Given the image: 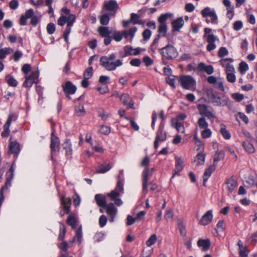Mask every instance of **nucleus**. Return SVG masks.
<instances>
[{
	"mask_svg": "<svg viewBox=\"0 0 257 257\" xmlns=\"http://www.w3.org/2000/svg\"><path fill=\"white\" fill-rule=\"evenodd\" d=\"M12 139L13 137L11 136L7 155L9 156L12 154L14 155V160L6 173V179L5 185L0 189V207L5 200L4 191L8 190L12 185L11 181L14 178V171L16 167V161L21 152L20 144L16 140L12 141Z\"/></svg>",
	"mask_w": 257,
	"mask_h": 257,
	"instance_id": "obj_1",
	"label": "nucleus"
},
{
	"mask_svg": "<svg viewBox=\"0 0 257 257\" xmlns=\"http://www.w3.org/2000/svg\"><path fill=\"white\" fill-rule=\"evenodd\" d=\"M115 58L116 55L114 53H112L108 56H101L100 58V65L107 71H114L117 67L123 64L122 61L120 59L115 62H110L113 61Z\"/></svg>",
	"mask_w": 257,
	"mask_h": 257,
	"instance_id": "obj_2",
	"label": "nucleus"
},
{
	"mask_svg": "<svg viewBox=\"0 0 257 257\" xmlns=\"http://www.w3.org/2000/svg\"><path fill=\"white\" fill-rule=\"evenodd\" d=\"M206 94L211 102L217 106H226L229 100V98L226 96H218V93L214 92L212 89H207Z\"/></svg>",
	"mask_w": 257,
	"mask_h": 257,
	"instance_id": "obj_3",
	"label": "nucleus"
},
{
	"mask_svg": "<svg viewBox=\"0 0 257 257\" xmlns=\"http://www.w3.org/2000/svg\"><path fill=\"white\" fill-rule=\"evenodd\" d=\"M75 18L76 17H59V19L58 20L57 24L58 25L63 26L65 24H67L66 29L64 32L63 35L64 41L66 43L68 42V36L71 33V27L73 26L74 23L75 22Z\"/></svg>",
	"mask_w": 257,
	"mask_h": 257,
	"instance_id": "obj_4",
	"label": "nucleus"
},
{
	"mask_svg": "<svg viewBox=\"0 0 257 257\" xmlns=\"http://www.w3.org/2000/svg\"><path fill=\"white\" fill-rule=\"evenodd\" d=\"M150 159L148 156H146L143 160L141 163L142 166L145 167L143 172V191L145 193L148 191V182L149 179L150 169L148 166L150 163Z\"/></svg>",
	"mask_w": 257,
	"mask_h": 257,
	"instance_id": "obj_5",
	"label": "nucleus"
},
{
	"mask_svg": "<svg viewBox=\"0 0 257 257\" xmlns=\"http://www.w3.org/2000/svg\"><path fill=\"white\" fill-rule=\"evenodd\" d=\"M204 34L203 38L208 43L206 46V49L208 51L210 52L216 49V46L215 44L217 37L212 32V29L209 28H205L204 29Z\"/></svg>",
	"mask_w": 257,
	"mask_h": 257,
	"instance_id": "obj_6",
	"label": "nucleus"
},
{
	"mask_svg": "<svg viewBox=\"0 0 257 257\" xmlns=\"http://www.w3.org/2000/svg\"><path fill=\"white\" fill-rule=\"evenodd\" d=\"M163 58L167 60H173L178 57V52L177 49L172 45L168 44L160 50Z\"/></svg>",
	"mask_w": 257,
	"mask_h": 257,
	"instance_id": "obj_7",
	"label": "nucleus"
},
{
	"mask_svg": "<svg viewBox=\"0 0 257 257\" xmlns=\"http://www.w3.org/2000/svg\"><path fill=\"white\" fill-rule=\"evenodd\" d=\"M71 202L72 200L70 197H66L64 195H62L60 196L61 206L60 208L63 210L60 212L61 217L63 216L65 213L69 214L70 212Z\"/></svg>",
	"mask_w": 257,
	"mask_h": 257,
	"instance_id": "obj_8",
	"label": "nucleus"
},
{
	"mask_svg": "<svg viewBox=\"0 0 257 257\" xmlns=\"http://www.w3.org/2000/svg\"><path fill=\"white\" fill-rule=\"evenodd\" d=\"M62 87L66 97L68 100L71 99L70 95L74 94L76 92L77 87L70 81H67L62 84Z\"/></svg>",
	"mask_w": 257,
	"mask_h": 257,
	"instance_id": "obj_9",
	"label": "nucleus"
},
{
	"mask_svg": "<svg viewBox=\"0 0 257 257\" xmlns=\"http://www.w3.org/2000/svg\"><path fill=\"white\" fill-rule=\"evenodd\" d=\"M211 110H209L207 105L205 104H199L197 105V109L199 114L203 117H207L208 119L215 118V115L213 113V109L210 108Z\"/></svg>",
	"mask_w": 257,
	"mask_h": 257,
	"instance_id": "obj_10",
	"label": "nucleus"
},
{
	"mask_svg": "<svg viewBox=\"0 0 257 257\" xmlns=\"http://www.w3.org/2000/svg\"><path fill=\"white\" fill-rule=\"evenodd\" d=\"M180 81L182 87L185 89H190L196 83L194 79L190 75L183 76L180 77Z\"/></svg>",
	"mask_w": 257,
	"mask_h": 257,
	"instance_id": "obj_11",
	"label": "nucleus"
},
{
	"mask_svg": "<svg viewBox=\"0 0 257 257\" xmlns=\"http://www.w3.org/2000/svg\"><path fill=\"white\" fill-rule=\"evenodd\" d=\"M55 131L54 130L51 134V142L50 148L51 150V159H53V154L59 149L60 140L59 138L55 135Z\"/></svg>",
	"mask_w": 257,
	"mask_h": 257,
	"instance_id": "obj_12",
	"label": "nucleus"
},
{
	"mask_svg": "<svg viewBox=\"0 0 257 257\" xmlns=\"http://www.w3.org/2000/svg\"><path fill=\"white\" fill-rule=\"evenodd\" d=\"M103 8L105 11L111 12L112 15H114L119 9V7L116 1L109 0L104 3Z\"/></svg>",
	"mask_w": 257,
	"mask_h": 257,
	"instance_id": "obj_13",
	"label": "nucleus"
},
{
	"mask_svg": "<svg viewBox=\"0 0 257 257\" xmlns=\"http://www.w3.org/2000/svg\"><path fill=\"white\" fill-rule=\"evenodd\" d=\"M168 17H159L158 22L159 26L158 27V32L160 36L166 37L167 35L168 27L166 24V21Z\"/></svg>",
	"mask_w": 257,
	"mask_h": 257,
	"instance_id": "obj_14",
	"label": "nucleus"
},
{
	"mask_svg": "<svg viewBox=\"0 0 257 257\" xmlns=\"http://www.w3.org/2000/svg\"><path fill=\"white\" fill-rule=\"evenodd\" d=\"M184 25V21L183 17H178L176 19L171 22L172 32L174 33L179 32Z\"/></svg>",
	"mask_w": 257,
	"mask_h": 257,
	"instance_id": "obj_15",
	"label": "nucleus"
},
{
	"mask_svg": "<svg viewBox=\"0 0 257 257\" xmlns=\"http://www.w3.org/2000/svg\"><path fill=\"white\" fill-rule=\"evenodd\" d=\"M167 139L166 132L164 130H158L156 133V136L154 141V148L157 149L159 147V142H164Z\"/></svg>",
	"mask_w": 257,
	"mask_h": 257,
	"instance_id": "obj_16",
	"label": "nucleus"
},
{
	"mask_svg": "<svg viewBox=\"0 0 257 257\" xmlns=\"http://www.w3.org/2000/svg\"><path fill=\"white\" fill-rule=\"evenodd\" d=\"M228 194H231L237 186V181L234 176H231L226 180Z\"/></svg>",
	"mask_w": 257,
	"mask_h": 257,
	"instance_id": "obj_17",
	"label": "nucleus"
},
{
	"mask_svg": "<svg viewBox=\"0 0 257 257\" xmlns=\"http://www.w3.org/2000/svg\"><path fill=\"white\" fill-rule=\"evenodd\" d=\"M213 214L211 210H208L201 218L199 223L202 225H207L211 222Z\"/></svg>",
	"mask_w": 257,
	"mask_h": 257,
	"instance_id": "obj_18",
	"label": "nucleus"
},
{
	"mask_svg": "<svg viewBox=\"0 0 257 257\" xmlns=\"http://www.w3.org/2000/svg\"><path fill=\"white\" fill-rule=\"evenodd\" d=\"M104 208H105L107 214L111 218L110 221L112 222L117 212V209L115 207L114 204L113 203H110L107 204Z\"/></svg>",
	"mask_w": 257,
	"mask_h": 257,
	"instance_id": "obj_19",
	"label": "nucleus"
},
{
	"mask_svg": "<svg viewBox=\"0 0 257 257\" xmlns=\"http://www.w3.org/2000/svg\"><path fill=\"white\" fill-rule=\"evenodd\" d=\"M197 245L201 247L202 250H208L211 245V242L209 238L207 239H199L197 242Z\"/></svg>",
	"mask_w": 257,
	"mask_h": 257,
	"instance_id": "obj_20",
	"label": "nucleus"
},
{
	"mask_svg": "<svg viewBox=\"0 0 257 257\" xmlns=\"http://www.w3.org/2000/svg\"><path fill=\"white\" fill-rule=\"evenodd\" d=\"M216 167L212 165L207 168L203 174V186H205V183L212 173L215 170Z\"/></svg>",
	"mask_w": 257,
	"mask_h": 257,
	"instance_id": "obj_21",
	"label": "nucleus"
},
{
	"mask_svg": "<svg viewBox=\"0 0 257 257\" xmlns=\"http://www.w3.org/2000/svg\"><path fill=\"white\" fill-rule=\"evenodd\" d=\"M95 200L97 205L100 207L104 208L106 206L107 203L105 196L101 194H97L95 195Z\"/></svg>",
	"mask_w": 257,
	"mask_h": 257,
	"instance_id": "obj_22",
	"label": "nucleus"
},
{
	"mask_svg": "<svg viewBox=\"0 0 257 257\" xmlns=\"http://www.w3.org/2000/svg\"><path fill=\"white\" fill-rule=\"evenodd\" d=\"M253 141H245L242 143V146L245 151L248 154H253L255 152V149L251 143Z\"/></svg>",
	"mask_w": 257,
	"mask_h": 257,
	"instance_id": "obj_23",
	"label": "nucleus"
},
{
	"mask_svg": "<svg viewBox=\"0 0 257 257\" xmlns=\"http://www.w3.org/2000/svg\"><path fill=\"white\" fill-rule=\"evenodd\" d=\"M63 150H65V155L71 156L72 154V144L70 139H66L62 144Z\"/></svg>",
	"mask_w": 257,
	"mask_h": 257,
	"instance_id": "obj_24",
	"label": "nucleus"
},
{
	"mask_svg": "<svg viewBox=\"0 0 257 257\" xmlns=\"http://www.w3.org/2000/svg\"><path fill=\"white\" fill-rule=\"evenodd\" d=\"M111 167H112L109 163H104V164L96 167V172L100 174L105 173L108 171Z\"/></svg>",
	"mask_w": 257,
	"mask_h": 257,
	"instance_id": "obj_25",
	"label": "nucleus"
},
{
	"mask_svg": "<svg viewBox=\"0 0 257 257\" xmlns=\"http://www.w3.org/2000/svg\"><path fill=\"white\" fill-rule=\"evenodd\" d=\"M225 157V152L224 151H217L215 154L213 158V163L212 165L217 166V162L221 160H223Z\"/></svg>",
	"mask_w": 257,
	"mask_h": 257,
	"instance_id": "obj_26",
	"label": "nucleus"
},
{
	"mask_svg": "<svg viewBox=\"0 0 257 257\" xmlns=\"http://www.w3.org/2000/svg\"><path fill=\"white\" fill-rule=\"evenodd\" d=\"M98 32L102 37H106L111 34V31L109 29V28L102 26L99 27Z\"/></svg>",
	"mask_w": 257,
	"mask_h": 257,
	"instance_id": "obj_27",
	"label": "nucleus"
},
{
	"mask_svg": "<svg viewBox=\"0 0 257 257\" xmlns=\"http://www.w3.org/2000/svg\"><path fill=\"white\" fill-rule=\"evenodd\" d=\"M60 230L58 239L59 241H63L66 233V228L65 225L62 222H59Z\"/></svg>",
	"mask_w": 257,
	"mask_h": 257,
	"instance_id": "obj_28",
	"label": "nucleus"
},
{
	"mask_svg": "<svg viewBox=\"0 0 257 257\" xmlns=\"http://www.w3.org/2000/svg\"><path fill=\"white\" fill-rule=\"evenodd\" d=\"M202 16H216V13L213 10L209 7H206L201 11Z\"/></svg>",
	"mask_w": 257,
	"mask_h": 257,
	"instance_id": "obj_29",
	"label": "nucleus"
},
{
	"mask_svg": "<svg viewBox=\"0 0 257 257\" xmlns=\"http://www.w3.org/2000/svg\"><path fill=\"white\" fill-rule=\"evenodd\" d=\"M223 5L226 7L227 15H230L232 16L234 15L233 7L231 6V3L229 0H223Z\"/></svg>",
	"mask_w": 257,
	"mask_h": 257,
	"instance_id": "obj_30",
	"label": "nucleus"
},
{
	"mask_svg": "<svg viewBox=\"0 0 257 257\" xmlns=\"http://www.w3.org/2000/svg\"><path fill=\"white\" fill-rule=\"evenodd\" d=\"M5 80L10 86L16 87L18 85V81L11 75H7Z\"/></svg>",
	"mask_w": 257,
	"mask_h": 257,
	"instance_id": "obj_31",
	"label": "nucleus"
},
{
	"mask_svg": "<svg viewBox=\"0 0 257 257\" xmlns=\"http://www.w3.org/2000/svg\"><path fill=\"white\" fill-rule=\"evenodd\" d=\"M66 222L72 228H75L76 226L77 220L73 215H69L66 220Z\"/></svg>",
	"mask_w": 257,
	"mask_h": 257,
	"instance_id": "obj_32",
	"label": "nucleus"
},
{
	"mask_svg": "<svg viewBox=\"0 0 257 257\" xmlns=\"http://www.w3.org/2000/svg\"><path fill=\"white\" fill-rule=\"evenodd\" d=\"M75 113L78 116L84 115L85 113L84 106L83 104H79L75 107Z\"/></svg>",
	"mask_w": 257,
	"mask_h": 257,
	"instance_id": "obj_33",
	"label": "nucleus"
},
{
	"mask_svg": "<svg viewBox=\"0 0 257 257\" xmlns=\"http://www.w3.org/2000/svg\"><path fill=\"white\" fill-rule=\"evenodd\" d=\"M197 123L200 128H206L208 126V123L206 122L205 118L203 116L199 118Z\"/></svg>",
	"mask_w": 257,
	"mask_h": 257,
	"instance_id": "obj_34",
	"label": "nucleus"
},
{
	"mask_svg": "<svg viewBox=\"0 0 257 257\" xmlns=\"http://www.w3.org/2000/svg\"><path fill=\"white\" fill-rule=\"evenodd\" d=\"M74 237H75V239L77 240L78 244H80L81 243L82 238V231L81 227H79L76 230V234Z\"/></svg>",
	"mask_w": 257,
	"mask_h": 257,
	"instance_id": "obj_35",
	"label": "nucleus"
},
{
	"mask_svg": "<svg viewBox=\"0 0 257 257\" xmlns=\"http://www.w3.org/2000/svg\"><path fill=\"white\" fill-rule=\"evenodd\" d=\"M18 118V115L14 113L13 112H10L9 114L7 120L5 124L11 126L12 121H16Z\"/></svg>",
	"mask_w": 257,
	"mask_h": 257,
	"instance_id": "obj_36",
	"label": "nucleus"
},
{
	"mask_svg": "<svg viewBox=\"0 0 257 257\" xmlns=\"http://www.w3.org/2000/svg\"><path fill=\"white\" fill-rule=\"evenodd\" d=\"M248 69V66L246 62L242 61L239 63V70L240 74H244Z\"/></svg>",
	"mask_w": 257,
	"mask_h": 257,
	"instance_id": "obj_37",
	"label": "nucleus"
},
{
	"mask_svg": "<svg viewBox=\"0 0 257 257\" xmlns=\"http://www.w3.org/2000/svg\"><path fill=\"white\" fill-rule=\"evenodd\" d=\"M93 75V67H90L86 69L83 73V77L84 79H90Z\"/></svg>",
	"mask_w": 257,
	"mask_h": 257,
	"instance_id": "obj_38",
	"label": "nucleus"
},
{
	"mask_svg": "<svg viewBox=\"0 0 257 257\" xmlns=\"http://www.w3.org/2000/svg\"><path fill=\"white\" fill-rule=\"evenodd\" d=\"M120 194V193L116 190H112L110 193L107 194V196L109 197L111 200L113 201L116 199Z\"/></svg>",
	"mask_w": 257,
	"mask_h": 257,
	"instance_id": "obj_39",
	"label": "nucleus"
},
{
	"mask_svg": "<svg viewBox=\"0 0 257 257\" xmlns=\"http://www.w3.org/2000/svg\"><path fill=\"white\" fill-rule=\"evenodd\" d=\"M205 154L202 153H199L196 155V159L198 165H203L204 163Z\"/></svg>",
	"mask_w": 257,
	"mask_h": 257,
	"instance_id": "obj_40",
	"label": "nucleus"
},
{
	"mask_svg": "<svg viewBox=\"0 0 257 257\" xmlns=\"http://www.w3.org/2000/svg\"><path fill=\"white\" fill-rule=\"evenodd\" d=\"M58 247L64 251V253H68L69 244L67 241L63 240L61 243L58 244Z\"/></svg>",
	"mask_w": 257,
	"mask_h": 257,
	"instance_id": "obj_41",
	"label": "nucleus"
},
{
	"mask_svg": "<svg viewBox=\"0 0 257 257\" xmlns=\"http://www.w3.org/2000/svg\"><path fill=\"white\" fill-rule=\"evenodd\" d=\"M183 161L181 158H177L175 169L178 171H182L183 169Z\"/></svg>",
	"mask_w": 257,
	"mask_h": 257,
	"instance_id": "obj_42",
	"label": "nucleus"
},
{
	"mask_svg": "<svg viewBox=\"0 0 257 257\" xmlns=\"http://www.w3.org/2000/svg\"><path fill=\"white\" fill-rule=\"evenodd\" d=\"M156 241L157 236L156 234H153L149 237V238L146 241V245L148 246H151L154 244H155Z\"/></svg>",
	"mask_w": 257,
	"mask_h": 257,
	"instance_id": "obj_43",
	"label": "nucleus"
},
{
	"mask_svg": "<svg viewBox=\"0 0 257 257\" xmlns=\"http://www.w3.org/2000/svg\"><path fill=\"white\" fill-rule=\"evenodd\" d=\"M39 76V71L38 70L36 71L35 72H32L31 74L27 76H25V78L28 79L29 80H36V79H38Z\"/></svg>",
	"mask_w": 257,
	"mask_h": 257,
	"instance_id": "obj_44",
	"label": "nucleus"
},
{
	"mask_svg": "<svg viewBox=\"0 0 257 257\" xmlns=\"http://www.w3.org/2000/svg\"><path fill=\"white\" fill-rule=\"evenodd\" d=\"M220 132L224 139L229 140L230 139L231 135L225 127H221Z\"/></svg>",
	"mask_w": 257,
	"mask_h": 257,
	"instance_id": "obj_45",
	"label": "nucleus"
},
{
	"mask_svg": "<svg viewBox=\"0 0 257 257\" xmlns=\"http://www.w3.org/2000/svg\"><path fill=\"white\" fill-rule=\"evenodd\" d=\"M47 33L50 34L52 35L55 32L56 30V27L54 23H49L47 26Z\"/></svg>",
	"mask_w": 257,
	"mask_h": 257,
	"instance_id": "obj_46",
	"label": "nucleus"
},
{
	"mask_svg": "<svg viewBox=\"0 0 257 257\" xmlns=\"http://www.w3.org/2000/svg\"><path fill=\"white\" fill-rule=\"evenodd\" d=\"M10 125L5 124L3 126L4 130L1 133V136L3 137H8L10 135Z\"/></svg>",
	"mask_w": 257,
	"mask_h": 257,
	"instance_id": "obj_47",
	"label": "nucleus"
},
{
	"mask_svg": "<svg viewBox=\"0 0 257 257\" xmlns=\"http://www.w3.org/2000/svg\"><path fill=\"white\" fill-rule=\"evenodd\" d=\"M70 11L66 7L62 8L60 10L61 16H76L75 15L71 14Z\"/></svg>",
	"mask_w": 257,
	"mask_h": 257,
	"instance_id": "obj_48",
	"label": "nucleus"
},
{
	"mask_svg": "<svg viewBox=\"0 0 257 257\" xmlns=\"http://www.w3.org/2000/svg\"><path fill=\"white\" fill-rule=\"evenodd\" d=\"M34 83L37 84L38 83V81L25 78V81L23 83V86L25 87L30 88L32 86Z\"/></svg>",
	"mask_w": 257,
	"mask_h": 257,
	"instance_id": "obj_49",
	"label": "nucleus"
},
{
	"mask_svg": "<svg viewBox=\"0 0 257 257\" xmlns=\"http://www.w3.org/2000/svg\"><path fill=\"white\" fill-rule=\"evenodd\" d=\"M228 54V51L227 49L225 47H221L218 52V56L220 58H223Z\"/></svg>",
	"mask_w": 257,
	"mask_h": 257,
	"instance_id": "obj_50",
	"label": "nucleus"
},
{
	"mask_svg": "<svg viewBox=\"0 0 257 257\" xmlns=\"http://www.w3.org/2000/svg\"><path fill=\"white\" fill-rule=\"evenodd\" d=\"M233 61V60L232 58H224L222 59L219 61L220 65L223 67H227V63L230 64V63L232 62Z\"/></svg>",
	"mask_w": 257,
	"mask_h": 257,
	"instance_id": "obj_51",
	"label": "nucleus"
},
{
	"mask_svg": "<svg viewBox=\"0 0 257 257\" xmlns=\"http://www.w3.org/2000/svg\"><path fill=\"white\" fill-rule=\"evenodd\" d=\"M204 130H203L201 132V136L204 139H207L211 137L212 135V132L209 128H204Z\"/></svg>",
	"mask_w": 257,
	"mask_h": 257,
	"instance_id": "obj_52",
	"label": "nucleus"
},
{
	"mask_svg": "<svg viewBox=\"0 0 257 257\" xmlns=\"http://www.w3.org/2000/svg\"><path fill=\"white\" fill-rule=\"evenodd\" d=\"M246 187H250L255 184V180L253 176H249L245 181Z\"/></svg>",
	"mask_w": 257,
	"mask_h": 257,
	"instance_id": "obj_53",
	"label": "nucleus"
},
{
	"mask_svg": "<svg viewBox=\"0 0 257 257\" xmlns=\"http://www.w3.org/2000/svg\"><path fill=\"white\" fill-rule=\"evenodd\" d=\"M143 62L145 64L146 66L149 67L153 64L154 61L150 57L146 56L143 59Z\"/></svg>",
	"mask_w": 257,
	"mask_h": 257,
	"instance_id": "obj_54",
	"label": "nucleus"
},
{
	"mask_svg": "<svg viewBox=\"0 0 257 257\" xmlns=\"http://www.w3.org/2000/svg\"><path fill=\"white\" fill-rule=\"evenodd\" d=\"M152 35V32L149 29H146L142 33L143 39L145 41L148 40L151 37Z\"/></svg>",
	"mask_w": 257,
	"mask_h": 257,
	"instance_id": "obj_55",
	"label": "nucleus"
},
{
	"mask_svg": "<svg viewBox=\"0 0 257 257\" xmlns=\"http://www.w3.org/2000/svg\"><path fill=\"white\" fill-rule=\"evenodd\" d=\"M174 127L179 133H183L185 132V127L183 124L177 121Z\"/></svg>",
	"mask_w": 257,
	"mask_h": 257,
	"instance_id": "obj_56",
	"label": "nucleus"
},
{
	"mask_svg": "<svg viewBox=\"0 0 257 257\" xmlns=\"http://www.w3.org/2000/svg\"><path fill=\"white\" fill-rule=\"evenodd\" d=\"M110 132V127L102 125L100 129V133L105 135H108Z\"/></svg>",
	"mask_w": 257,
	"mask_h": 257,
	"instance_id": "obj_57",
	"label": "nucleus"
},
{
	"mask_svg": "<svg viewBox=\"0 0 257 257\" xmlns=\"http://www.w3.org/2000/svg\"><path fill=\"white\" fill-rule=\"evenodd\" d=\"M71 62L70 61H68L65 64L63 69V72L66 75H68L70 73V71L71 69Z\"/></svg>",
	"mask_w": 257,
	"mask_h": 257,
	"instance_id": "obj_58",
	"label": "nucleus"
},
{
	"mask_svg": "<svg viewBox=\"0 0 257 257\" xmlns=\"http://www.w3.org/2000/svg\"><path fill=\"white\" fill-rule=\"evenodd\" d=\"M23 56V53L19 50L16 51L13 55V59L15 62L19 61Z\"/></svg>",
	"mask_w": 257,
	"mask_h": 257,
	"instance_id": "obj_59",
	"label": "nucleus"
},
{
	"mask_svg": "<svg viewBox=\"0 0 257 257\" xmlns=\"http://www.w3.org/2000/svg\"><path fill=\"white\" fill-rule=\"evenodd\" d=\"M156 11H157V9L155 8H152L150 9H147V8H143L142 9L141 12H143L144 15L147 14V15H152V14H153Z\"/></svg>",
	"mask_w": 257,
	"mask_h": 257,
	"instance_id": "obj_60",
	"label": "nucleus"
},
{
	"mask_svg": "<svg viewBox=\"0 0 257 257\" xmlns=\"http://www.w3.org/2000/svg\"><path fill=\"white\" fill-rule=\"evenodd\" d=\"M120 99L124 105H127L130 97L128 94L123 93L121 95Z\"/></svg>",
	"mask_w": 257,
	"mask_h": 257,
	"instance_id": "obj_61",
	"label": "nucleus"
},
{
	"mask_svg": "<svg viewBox=\"0 0 257 257\" xmlns=\"http://www.w3.org/2000/svg\"><path fill=\"white\" fill-rule=\"evenodd\" d=\"M107 219L104 215H102L99 218V224L101 227H104L106 222Z\"/></svg>",
	"mask_w": 257,
	"mask_h": 257,
	"instance_id": "obj_62",
	"label": "nucleus"
},
{
	"mask_svg": "<svg viewBox=\"0 0 257 257\" xmlns=\"http://www.w3.org/2000/svg\"><path fill=\"white\" fill-rule=\"evenodd\" d=\"M31 70V66L29 64H24L22 68V72L26 75H28V73L30 72Z\"/></svg>",
	"mask_w": 257,
	"mask_h": 257,
	"instance_id": "obj_63",
	"label": "nucleus"
},
{
	"mask_svg": "<svg viewBox=\"0 0 257 257\" xmlns=\"http://www.w3.org/2000/svg\"><path fill=\"white\" fill-rule=\"evenodd\" d=\"M123 37V34L120 32H115L113 33V39L116 42H119Z\"/></svg>",
	"mask_w": 257,
	"mask_h": 257,
	"instance_id": "obj_64",
	"label": "nucleus"
}]
</instances>
